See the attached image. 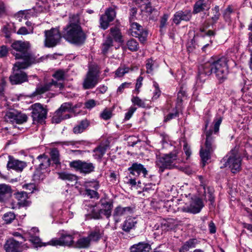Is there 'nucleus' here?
Wrapping results in <instances>:
<instances>
[{
    "instance_id": "f257e3e1",
    "label": "nucleus",
    "mask_w": 252,
    "mask_h": 252,
    "mask_svg": "<svg viewBox=\"0 0 252 252\" xmlns=\"http://www.w3.org/2000/svg\"><path fill=\"white\" fill-rule=\"evenodd\" d=\"M228 60L227 58L223 57L217 60L211 58L208 62L201 65L199 67V73L196 81L198 85L205 82L207 76L214 72L218 79L223 81L226 78L228 74Z\"/></svg>"
},
{
    "instance_id": "f03ea898",
    "label": "nucleus",
    "mask_w": 252,
    "mask_h": 252,
    "mask_svg": "<svg viewBox=\"0 0 252 252\" xmlns=\"http://www.w3.org/2000/svg\"><path fill=\"white\" fill-rule=\"evenodd\" d=\"M63 36L71 43L80 44L84 42L85 36L78 24L77 16L72 15L70 17L69 25L64 29Z\"/></svg>"
},
{
    "instance_id": "7ed1b4c3",
    "label": "nucleus",
    "mask_w": 252,
    "mask_h": 252,
    "mask_svg": "<svg viewBox=\"0 0 252 252\" xmlns=\"http://www.w3.org/2000/svg\"><path fill=\"white\" fill-rule=\"evenodd\" d=\"M30 45L29 42L17 41L12 44V54L16 59L19 60L17 63H21L23 67H28L35 63V59L29 52Z\"/></svg>"
},
{
    "instance_id": "20e7f679",
    "label": "nucleus",
    "mask_w": 252,
    "mask_h": 252,
    "mask_svg": "<svg viewBox=\"0 0 252 252\" xmlns=\"http://www.w3.org/2000/svg\"><path fill=\"white\" fill-rule=\"evenodd\" d=\"M182 153L176 150L169 154L165 155L157 158L156 165L161 172L164 169H173L179 167L180 163L184 161L181 157Z\"/></svg>"
},
{
    "instance_id": "39448f33",
    "label": "nucleus",
    "mask_w": 252,
    "mask_h": 252,
    "mask_svg": "<svg viewBox=\"0 0 252 252\" xmlns=\"http://www.w3.org/2000/svg\"><path fill=\"white\" fill-rule=\"evenodd\" d=\"M99 204L100 207L96 204L92 205L89 208L92 217L95 219H99L102 214L104 215L107 219H109L112 215V210L113 207L112 201L108 200L105 198H101Z\"/></svg>"
},
{
    "instance_id": "423d86ee",
    "label": "nucleus",
    "mask_w": 252,
    "mask_h": 252,
    "mask_svg": "<svg viewBox=\"0 0 252 252\" xmlns=\"http://www.w3.org/2000/svg\"><path fill=\"white\" fill-rule=\"evenodd\" d=\"M186 199L189 200L187 197ZM185 201L179 203V211L195 214L199 213L204 207L202 199L197 196L192 197L190 200Z\"/></svg>"
},
{
    "instance_id": "0eeeda50",
    "label": "nucleus",
    "mask_w": 252,
    "mask_h": 252,
    "mask_svg": "<svg viewBox=\"0 0 252 252\" xmlns=\"http://www.w3.org/2000/svg\"><path fill=\"white\" fill-rule=\"evenodd\" d=\"M99 77L98 67L95 65L90 66L83 83L84 89H90L94 88L98 83Z\"/></svg>"
},
{
    "instance_id": "6e6552de",
    "label": "nucleus",
    "mask_w": 252,
    "mask_h": 252,
    "mask_svg": "<svg viewBox=\"0 0 252 252\" xmlns=\"http://www.w3.org/2000/svg\"><path fill=\"white\" fill-rule=\"evenodd\" d=\"M212 134V130L206 132L205 145L201 148L200 151V155L203 166H205L206 163L210 158L211 155L214 149V146L213 145L214 138L211 136Z\"/></svg>"
},
{
    "instance_id": "1a4fd4ad",
    "label": "nucleus",
    "mask_w": 252,
    "mask_h": 252,
    "mask_svg": "<svg viewBox=\"0 0 252 252\" xmlns=\"http://www.w3.org/2000/svg\"><path fill=\"white\" fill-rule=\"evenodd\" d=\"M223 160L225 167H228L232 173H235L240 170L242 160L235 151L232 150Z\"/></svg>"
},
{
    "instance_id": "9d476101",
    "label": "nucleus",
    "mask_w": 252,
    "mask_h": 252,
    "mask_svg": "<svg viewBox=\"0 0 252 252\" xmlns=\"http://www.w3.org/2000/svg\"><path fill=\"white\" fill-rule=\"evenodd\" d=\"M21 63H16L13 67V74L9 77L11 83L13 85L18 84L25 82L27 80L26 74L21 69L27 67H23Z\"/></svg>"
},
{
    "instance_id": "9b49d317",
    "label": "nucleus",
    "mask_w": 252,
    "mask_h": 252,
    "mask_svg": "<svg viewBox=\"0 0 252 252\" xmlns=\"http://www.w3.org/2000/svg\"><path fill=\"white\" fill-rule=\"evenodd\" d=\"M32 117L34 123H42L47 118V110L40 103H36L31 106Z\"/></svg>"
},
{
    "instance_id": "f8f14e48",
    "label": "nucleus",
    "mask_w": 252,
    "mask_h": 252,
    "mask_svg": "<svg viewBox=\"0 0 252 252\" xmlns=\"http://www.w3.org/2000/svg\"><path fill=\"white\" fill-rule=\"evenodd\" d=\"M45 46L47 47L55 46L60 41L61 34L57 29L53 28L48 31H45Z\"/></svg>"
},
{
    "instance_id": "ddd939ff",
    "label": "nucleus",
    "mask_w": 252,
    "mask_h": 252,
    "mask_svg": "<svg viewBox=\"0 0 252 252\" xmlns=\"http://www.w3.org/2000/svg\"><path fill=\"white\" fill-rule=\"evenodd\" d=\"M72 105L70 103H63L54 114L52 118L53 123L58 124L62 120L69 118V116L66 113L71 109Z\"/></svg>"
},
{
    "instance_id": "4468645a",
    "label": "nucleus",
    "mask_w": 252,
    "mask_h": 252,
    "mask_svg": "<svg viewBox=\"0 0 252 252\" xmlns=\"http://www.w3.org/2000/svg\"><path fill=\"white\" fill-rule=\"evenodd\" d=\"M27 118L26 114L14 109L7 111L4 116L5 121L12 124H23L27 121Z\"/></svg>"
},
{
    "instance_id": "2eb2a0df",
    "label": "nucleus",
    "mask_w": 252,
    "mask_h": 252,
    "mask_svg": "<svg viewBox=\"0 0 252 252\" xmlns=\"http://www.w3.org/2000/svg\"><path fill=\"white\" fill-rule=\"evenodd\" d=\"M63 88V85L62 83L52 80L51 82L43 86H38L32 96H35L38 94H41L49 90H54L55 89L58 88L59 90L61 91Z\"/></svg>"
},
{
    "instance_id": "dca6fc26",
    "label": "nucleus",
    "mask_w": 252,
    "mask_h": 252,
    "mask_svg": "<svg viewBox=\"0 0 252 252\" xmlns=\"http://www.w3.org/2000/svg\"><path fill=\"white\" fill-rule=\"evenodd\" d=\"M116 17V11L112 7L108 8L100 17L99 23L100 27L103 30L108 28L109 23L114 20Z\"/></svg>"
},
{
    "instance_id": "f3484780",
    "label": "nucleus",
    "mask_w": 252,
    "mask_h": 252,
    "mask_svg": "<svg viewBox=\"0 0 252 252\" xmlns=\"http://www.w3.org/2000/svg\"><path fill=\"white\" fill-rule=\"evenodd\" d=\"M130 33L132 36L137 37L141 42H144L147 39L148 32L137 23L131 24Z\"/></svg>"
},
{
    "instance_id": "a211bd4d",
    "label": "nucleus",
    "mask_w": 252,
    "mask_h": 252,
    "mask_svg": "<svg viewBox=\"0 0 252 252\" xmlns=\"http://www.w3.org/2000/svg\"><path fill=\"white\" fill-rule=\"evenodd\" d=\"M132 209L130 207H123L119 205L113 210L112 217L115 223L120 222L125 215L131 213Z\"/></svg>"
},
{
    "instance_id": "6ab92c4d",
    "label": "nucleus",
    "mask_w": 252,
    "mask_h": 252,
    "mask_svg": "<svg viewBox=\"0 0 252 252\" xmlns=\"http://www.w3.org/2000/svg\"><path fill=\"white\" fill-rule=\"evenodd\" d=\"M72 236L66 232L63 233L59 239H53L48 242L52 246H70L72 244Z\"/></svg>"
},
{
    "instance_id": "aec40b11",
    "label": "nucleus",
    "mask_w": 252,
    "mask_h": 252,
    "mask_svg": "<svg viewBox=\"0 0 252 252\" xmlns=\"http://www.w3.org/2000/svg\"><path fill=\"white\" fill-rule=\"evenodd\" d=\"M70 165L71 167L84 173H89L93 171L94 168L93 163L83 162L81 160L72 161Z\"/></svg>"
},
{
    "instance_id": "412c9836",
    "label": "nucleus",
    "mask_w": 252,
    "mask_h": 252,
    "mask_svg": "<svg viewBox=\"0 0 252 252\" xmlns=\"http://www.w3.org/2000/svg\"><path fill=\"white\" fill-rule=\"evenodd\" d=\"M191 18L190 10H180L174 14L172 20L175 24L179 25L182 21H189Z\"/></svg>"
},
{
    "instance_id": "4be33fe9",
    "label": "nucleus",
    "mask_w": 252,
    "mask_h": 252,
    "mask_svg": "<svg viewBox=\"0 0 252 252\" xmlns=\"http://www.w3.org/2000/svg\"><path fill=\"white\" fill-rule=\"evenodd\" d=\"M23 241H17L13 238L8 239L4 246L6 252H21L20 247Z\"/></svg>"
},
{
    "instance_id": "5701e85b",
    "label": "nucleus",
    "mask_w": 252,
    "mask_h": 252,
    "mask_svg": "<svg viewBox=\"0 0 252 252\" xmlns=\"http://www.w3.org/2000/svg\"><path fill=\"white\" fill-rule=\"evenodd\" d=\"M128 170L130 172V174L137 177L141 173H142L144 177L147 174V171L144 166L138 163H134L132 165L128 168Z\"/></svg>"
},
{
    "instance_id": "b1692460",
    "label": "nucleus",
    "mask_w": 252,
    "mask_h": 252,
    "mask_svg": "<svg viewBox=\"0 0 252 252\" xmlns=\"http://www.w3.org/2000/svg\"><path fill=\"white\" fill-rule=\"evenodd\" d=\"M26 166L25 162L15 159L11 157H9V161L7 167L9 169H12L17 171H22Z\"/></svg>"
},
{
    "instance_id": "393cba45",
    "label": "nucleus",
    "mask_w": 252,
    "mask_h": 252,
    "mask_svg": "<svg viewBox=\"0 0 252 252\" xmlns=\"http://www.w3.org/2000/svg\"><path fill=\"white\" fill-rule=\"evenodd\" d=\"M137 224V220L135 218L128 217L126 219L122 224V228L125 232H129L135 228Z\"/></svg>"
},
{
    "instance_id": "a878e982",
    "label": "nucleus",
    "mask_w": 252,
    "mask_h": 252,
    "mask_svg": "<svg viewBox=\"0 0 252 252\" xmlns=\"http://www.w3.org/2000/svg\"><path fill=\"white\" fill-rule=\"evenodd\" d=\"M15 197L18 201V204L22 206H28L31 203L28 193L24 191L18 192L14 194Z\"/></svg>"
},
{
    "instance_id": "bb28decb",
    "label": "nucleus",
    "mask_w": 252,
    "mask_h": 252,
    "mask_svg": "<svg viewBox=\"0 0 252 252\" xmlns=\"http://www.w3.org/2000/svg\"><path fill=\"white\" fill-rule=\"evenodd\" d=\"M209 1H205L204 0H199L196 2L194 5L193 12L194 13H199L203 10H208L210 8Z\"/></svg>"
},
{
    "instance_id": "cd10ccee",
    "label": "nucleus",
    "mask_w": 252,
    "mask_h": 252,
    "mask_svg": "<svg viewBox=\"0 0 252 252\" xmlns=\"http://www.w3.org/2000/svg\"><path fill=\"white\" fill-rule=\"evenodd\" d=\"M151 249V246L145 243H139L131 247L130 252H147Z\"/></svg>"
},
{
    "instance_id": "c85d7f7f",
    "label": "nucleus",
    "mask_w": 252,
    "mask_h": 252,
    "mask_svg": "<svg viewBox=\"0 0 252 252\" xmlns=\"http://www.w3.org/2000/svg\"><path fill=\"white\" fill-rule=\"evenodd\" d=\"M198 244V241L196 239H190L186 241L179 249V252H188L190 249L194 248Z\"/></svg>"
},
{
    "instance_id": "c756f323",
    "label": "nucleus",
    "mask_w": 252,
    "mask_h": 252,
    "mask_svg": "<svg viewBox=\"0 0 252 252\" xmlns=\"http://www.w3.org/2000/svg\"><path fill=\"white\" fill-rule=\"evenodd\" d=\"M136 3L141 8L142 11L151 13L153 10L150 0H136Z\"/></svg>"
},
{
    "instance_id": "7c9ffc66",
    "label": "nucleus",
    "mask_w": 252,
    "mask_h": 252,
    "mask_svg": "<svg viewBox=\"0 0 252 252\" xmlns=\"http://www.w3.org/2000/svg\"><path fill=\"white\" fill-rule=\"evenodd\" d=\"M107 149L105 145H100L93 151V156L97 160H100L105 154Z\"/></svg>"
},
{
    "instance_id": "2f4dec72",
    "label": "nucleus",
    "mask_w": 252,
    "mask_h": 252,
    "mask_svg": "<svg viewBox=\"0 0 252 252\" xmlns=\"http://www.w3.org/2000/svg\"><path fill=\"white\" fill-rule=\"evenodd\" d=\"M59 178L68 182H75L77 184V177L75 175L68 173L66 172H63L58 173Z\"/></svg>"
},
{
    "instance_id": "473e14b6",
    "label": "nucleus",
    "mask_w": 252,
    "mask_h": 252,
    "mask_svg": "<svg viewBox=\"0 0 252 252\" xmlns=\"http://www.w3.org/2000/svg\"><path fill=\"white\" fill-rule=\"evenodd\" d=\"M40 163L39 168L42 170L46 168L50 165V159L45 155L39 156L37 158Z\"/></svg>"
},
{
    "instance_id": "72a5a7b5",
    "label": "nucleus",
    "mask_w": 252,
    "mask_h": 252,
    "mask_svg": "<svg viewBox=\"0 0 252 252\" xmlns=\"http://www.w3.org/2000/svg\"><path fill=\"white\" fill-rule=\"evenodd\" d=\"M158 67V64L155 61L151 59L147 60L146 63V72L149 74H153L154 69Z\"/></svg>"
},
{
    "instance_id": "f704fd0d",
    "label": "nucleus",
    "mask_w": 252,
    "mask_h": 252,
    "mask_svg": "<svg viewBox=\"0 0 252 252\" xmlns=\"http://www.w3.org/2000/svg\"><path fill=\"white\" fill-rule=\"evenodd\" d=\"M102 233L99 229L96 228L94 230L92 231L88 236V239L91 242L97 241L101 237Z\"/></svg>"
},
{
    "instance_id": "c9c22d12",
    "label": "nucleus",
    "mask_w": 252,
    "mask_h": 252,
    "mask_svg": "<svg viewBox=\"0 0 252 252\" xmlns=\"http://www.w3.org/2000/svg\"><path fill=\"white\" fill-rule=\"evenodd\" d=\"M90 244L88 237H81L76 242L75 246L79 248H86L89 246Z\"/></svg>"
},
{
    "instance_id": "e433bc0d",
    "label": "nucleus",
    "mask_w": 252,
    "mask_h": 252,
    "mask_svg": "<svg viewBox=\"0 0 252 252\" xmlns=\"http://www.w3.org/2000/svg\"><path fill=\"white\" fill-rule=\"evenodd\" d=\"M88 125L89 123L87 120L82 121L79 124L74 127L73 132L77 134L80 133L87 128Z\"/></svg>"
},
{
    "instance_id": "4c0bfd02",
    "label": "nucleus",
    "mask_w": 252,
    "mask_h": 252,
    "mask_svg": "<svg viewBox=\"0 0 252 252\" xmlns=\"http://www.w3.org/2000/svg\"><path fill=\"white\" fill-rule=\"evenodd\" d=\"M10 187L5 184L0 185V201H3L4 199V195L6 194L10 193Z\"/></svg>"
},
{
    "instance_id": "58836bf2",
    "label": "nucleus",
    "mask_w": 252,
    "mask_h": 252,
    "mask_svg": "<svg viewBox=\"0 0 252 252\" xmlns=\"http://www.w3.org/2000/svg\"><path fill=\"white\" fill-rule=\"evenodd\" d=\"M110 34L116 41L121 42L122 35L118 28L115 27L110 29Z\"/></svg>"
},
{
    "instance_id": "ea45409f",
    "label": "nucleus",
    "mask_w": 252,
    "mask_h": 252,
    "mask_svg": "<svg viewBox=\"0 0 252 252\" xmlns=\"http://www.w3.org/2000/svg\"><path fill=\"white\" fill-rule=\"evenodd\" d=\"M84 186L85 189H89L97 190L99 187V185L98 182L96 181H92L85 182L84 184Z\"/></svg>"
},
{
    "instance_id": "a19ab883",
    "label": "nucleus",
    "mask_w": 252,
    "mask_h": 252,
    "mask_svg": "<svg viewBox=\"0 0 252 252\" xmlns=\"http://www.w3.org/2000/svg\"><path fill=\"white\" fill-rule=\"evenodd\" d=\"M112 43L113 40L111 36H108L102 45V52L104 54L107 52L109 48L112 46Z\"/></svg>"
},
{
    "instance_id": "79ce46f5",
    "label": "nucleus",
    "mask_w": 252,
    "mask_h": 252,
    "mask_svg": "<svg viewBox=\"0 0 252 252\" xmlns=\"http://www.w3.org/2000/svg\"><path fill=\"white\" fill-rule=\"evenodd\" d=\"M50 156L54 163L56 164L60 163L59 152L57 149L54 148L51 150Z\"/></svg>"
},
{
    "instance_id": "37998d69",
    "label": "nucleus",
    "mask_w": 252,
    "mask_h": 252,
    "mask_svg": "<svg viewBox=\"0 0 252 252\" xmlns=\"http://www.w3.org/2000/svg\"><path fill=\"white\" fill-rule=\"evenodd\" d=\"M33 33V28L31 27L28 29L25 27H21L17 31V33L20 35H27Z\"/></svg>"
},
{
    "instance_id": "c03bdc74",
    "label": "nucleus",
    "mask_w": 252,
    "mask_h": 252,
    "mask_svg": "<svg viewBox=\"0 0 252 252\" xmlns=\"http://www.w3.org/2000/svg\"><path fill=\"white\" fill-rule=\"evenodd\" d=\"M15 218V214L11 212H7L4 214L3 220L6 223H11Z\"/></svg>"
},
{
    "instance_id": "a18cd8bd",
    "label": "nucleus",
    "mask_w": 252,
    "mask_h": 252,
    "mask_svg": "<svg viewBox=\"0 0 252 252\" xmlns=\"http://www.w3.org/2000/svg\"><path fill=\"white\" fill-rule=\"evenodd\" d=\"M127 47L129 50L131 51H135L137 50L138 48V44L137 41L133 39H130L128 40L126 44Z\"/></svg>"
},
{
    "instance_id": "49530a36",
    "label": "nucleus",
    "mask_w": 252,
    "mask_h": 252,
    "mask_svg": "<svg viewBox=\"0 0 252 252\" xmlns=\"http://www.w3.org/2000/svg\"><path fill=\"white\" fill-rule=\"evenodd\" d=\"M212 14L211 19L213 21V22H216L220 18V13L219 12V7L218 6H216L212 10Z\"/></svg>"
},
{
    "instance_id": "de8ad7c7",
    "label": "nucleus",
    "mask_w": 252,
    "mask_h": 252,
    "mask_svg": "<svg viewBox=\"0 0 252 252\" xmlns=\"http://www.w3.org/2000/svg\"><path fill=\"white\" fill-rule=\"evenodd\" d=\"M65 71L63 70H58L53 74V77L56 79L58 81H63L65 78Z\"/></svg>"
},
{
    "instance_id": "09e8293b",
    "label": "nucleus",
    "mask_w": 252,
    "mask_h": 252,
    "mask_svg": "<svg viewBox=\"0 0 252 252\" xmlns=\"http://www.w3.org/2000/svg\"><path fill=\"white\" fill-rule=\"evenodd\" d=\"M129 68L125 66H120L116 71L115 74L117 77H120L129 72Z\"/></svg>"
},
{
    "instance_id": "8fccbe9b",
    "label": "nucleus",
    "mask_w": 252,
    "mask_h": 252,
    "mask_svg": "<svg viewBox=\"0 0 252 252\" xmlns=\"http://www.w3.org/2000/svg\"><path fill=\"white\" fill-rule=\"evenodd\" d=\"M153 87L155 90L153 93V99H157L160 96L161 91L159 89L158 83L156 81H153Z\"/></svg>"
},
{
    "instance_id": "3c124183",
    "label": "nucleus",
    "mask_w": 252,
    "mask_h": 252,
    "mask_svg": "<svg viewBox=\"0 0 252 252\" xmlns=\"http://www.w3.org/2000/svg\"><path fill=\"white\" fill-rule=\"evenodd\" d=\"M131 101L133 104L136 105L140 107H145V103L144 101L137 96H133L131 98Z\"/></svg>"
},
{
    "instance_id": "603ef678",
    "label": "nucleus",
    "mask_w": 252,
    "mask_h": 252,
    "mask_svg": "<svg viewBox=\"0 0 252 252\" xmlns=\"http://www.w3.org/2000/svg\"><path fill=\"white\" fill-rule=\"evenodd\" d=\"M112 115V111L110 109H105L100 114V117L102 119L105 120L110 119Z\"/></svg>"
},
{
    "instance_id": "864d4df0",
    "label": "nucleus",
    "mask_w": 252,
    "mask_h": 252,
    "mask_svg": "<svg viewBox=\"0 0 252 252\" xmlns=\"http://www.w3.org/2000/svg\"><path fill=\"white\" fill-rule=\"evenodd\" d=\"M99 103L97 101L94 99H91L86 101L85 103V107L88 109H91L98 105Z\"/></svg>"
},
{
    "instance_id": "5fc2aeb1",
    "label": "nucleus",
    "mask_w": 252,
    "mask_h": 252,
    "mask_svg": "<svg viewBox=\"0 0 252 252\" xmlns=\"http://www.w3.org/2000/svg\"><path fill=\"white\" fill-rule=\"evenodd\" d=\"M86 194L89 196L90 198H98L99 194L96 191V190L93 189H85Z\"/></svg>"
},
{
    "instance_id": "6e6d98bb",
    "label": "nucleus",
    "mask_w": 252,
    "mask_h": 252,
    "mask_svg": "<svg viewBox=\"0 0 252 252\" xmlns=\"http://www.w3.org/2000/svg\"><path fill=\"white\" fill-rule=\"evenodd\" d=\"M222 122V118L220 116H217L214 119V133H217L219 130L220 126Z\"/></svg>"
},
{
    "instance_id": "4d7b16f0",
    "label": "nucleus",
    "mask_w": 252,
    "mask_h": 252,
    "mask_svg": "<svg viewBox=\"0 0 252 252\" xmlns=\"http://www.w3.org/2000/svg\"><path fill=\"white\" fill-rule=\"evenodd\" d=\"M38 229L37 227H32L30 230H23V235L29 236V237L34 236L38 232Z\"/></svg>"
},
{
    "instance_id": "13d9d810",
    "label": "nucleus",
    "mask_w": 252,
    "mask_h": 252,
    "mask_svg": "<svg viewBox=\"0 0 252 252\" xmlns=\"http://www.w3.org/2000/svg\"><path fill=\"white\" fill-rule=\"evenodd\" d=\"M143 80V78L142 76H139L137 79V82L135 85V89L133 91V94H138L140 92V88L141 87L142 85V81Z\"/></svg>"
},
{
    "instance_id": "bf43d9fd",
    "label": "nucleus",
    "mask_w": 252,
    "mask_h": 252,
    "mask_svg": "<svg viewBox=\"0 0 252 252\" xmlns=\"http://www.w3.org/2000/svg\"><path fill=\"white\" fill-rule=\"evenodd\" d=\"M136 108L134 107H130L128 111L125 114V119L128 120L132 117L134 112L136 111Z\"/></svg>"
},
{
    "instance_id": "052dcab7",
    "label": "nucleus",
    "mask_w": 252,
    "mask_h": 252,
    "mask_svg": "<svg viewBox=\"0 0 252 252\" xmlns=\"http://www.w3.org/2000/svg\"><path fill=\"white\" fill-rule=\"evenodd\" d=\"M173 222V220L169 219L168 220L165 221L162 224V227L164 229L169 230L173 228V225L171 224Z\"/></svg>"
},
{
    "instance_id": "680f3d73",
    "label": "nucleus",
    "mask_w": 252,
    "mask_h": 252,
    "mask_svg": "<svg viewBox=\"0 0 252 252\" xmlns=\"http://www.w3.org/2000/svg\"><path fill=\"white\" fill-rule=\"evenodd\" d=\"M184 150L185 154L187 156L186 159H187L191 155V152L189 147L188 146V145L186 143H185L184 144Z\"/></svg>"
},
{
    "instance_id": "e2e57ef3",
    "label": "nucleus",
    "mask_w": 252,
    "mask_h": 252,
    "mask_svg": "<svg viewBox=\"0 0 252 252\" xmlns=\"http://www.w3.org/2000/svg\"><path fill=\"white\" fill-rule=\"evenodd\" d=\"M24 188L26 189L29 190L30 193H32L35 190V185L34 184H28L24 186Z\"/></svg>"
},
{
    "instance_id": "0e129e2a",
    "label": "nucleus",
    "mask_w": 252,
    "mask_h": 252,
    "mask_svg": "<svg viewBox=\"0 0 252 252\" xmlns=\"http://www.w3.org/2000/svg\"><path fill=\"white\" fill-rule=\"evenodd\" d=\"M168 18V15L167 14H164L160 20V27L161 28H162L165 26Z\"/></svg>"
},
{
    "instance_id": "69168bd1",
    "label": "nucleus",
    "mask_w": 252,
    "mask_h": 252,
    "mask_svg": "<svg viewBox=\"0 0 252 252\" xmlns=\"http://www.w3.org/2000/svg\"><path fill=\"white\" fill-rule=\"evenodd\" d=\"M178 115V113L177 111H175V112L173 113H169L165 118V121H169L173 118H176Z\"/></svg>"
},
{
    "instance_id": "338daca9",
    "label": "nucleus",
    "mask_w": 252,
    "mask_h": 252,
    "mask_svg": "<svg viewBox=\"0 0 252 252\" xmlns=\"http://www.w3.org/2000/svg\"><path fill=\"white\" fill-rule=\"evenodd\" d=\"M29 238H30V241L32 243L34 244L39 245L40 246V244L41 243V242H40V239H39V237L33 236L32 237H30Z\"/></svg>"
},
{
    "instance_id": "774afa93",
    "label": "nucleus",
    "mask_w": 252,
    "mask_h": 252,
    "mask_svg": "<svg viewBox=\"0 0 252 252\" xmlns=\"http://www.w3.org/2000/svg\"><path fill=\"white\" fill-rule=\"evenodd\" d=\"M130 84V83H126V82L122 84L118 87V88L117 89V92L122 93L123 92V90H124V89L126 88H128Z\"/></svg>"
}]
</instances>
